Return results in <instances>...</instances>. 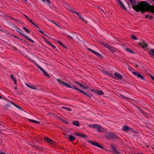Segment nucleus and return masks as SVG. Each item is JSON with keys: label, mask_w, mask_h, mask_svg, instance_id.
Here are the masks:
<instances>
[{"label": "nucleus", "mask_w": 154, "mask_h": 154, "mask_svg": "<svg viewBox=\"0 0 154 154\" xmlns=\"http://www.w3.org/2000/svg\"><path fill=\"white\" fill-rule=\"evenodd\" d=\"M133 8L137 12L141 11L143 13L146 11L154 13V6L150 5L145 2H141L138 5L132 6Z\"/></svg>", "instance_id": "f257e3e1"}, {"label": "nucleus", "mask_w": 154, "mask_h": 154, "mask_svg": "<svg viewBox=\"0 0 154 154\" xmlns=\"http://www.w3.org/2000/svg\"><path fill=\"white\" fill-rule=\"evenodd\" d=\"M57 81L58 82H60L61 84L62 85H64L66 86L67 87L69 88H72V89H75L77 91H80L82 93H83L84 94L87 96L88 97L90 98H91L92 96V95L91 94H88L87 93H86L85 92L81 90L79 88H76L75 86L73 85L72 84L70 85L69 84L67 83H66L64 82H63L62 81H61L60 79H57Z\"/></svg>", "instance_id": "f03ea898"}, {"label": "nucleus", "mask_w": 154, "mask_h": 154, "mask_svg": "<svg viewBox=\"0 0 154 154\" xmlns=\"http://www.w3.org/2000/svg\"><path fill=\"white\" fill-rule=\"evenodd\" d=\"M105 137L107 139L111 138L116 140L119 138L118 137L112 132H106Z\"/></svg>", "instance_id": "7ed1b4c3"}, {"label": "nucleus", "mask_w": 154, "mask_h": 154, "mask_svg": "<svg viewBox=\"0 0 154 154\" xmlns=\"http://www.w3.org/2000/svg\"><path fill=\"white\" fill-rule=\"evenodd\" d=\"M101 43L104 47L107 48L112 53H114L116 52V49L114 47L111 46L108 44H105L102 42H101Z\"/></svg>", "instance_id": "20e7f679"}, {"label": "nucleus", "mask_w": 154, "mask_h": 154, "mask_svg": "<svg viewBox=\"0 0 154 154\" xmlns=\"http://www.w3.org/2000/svg\"><path fill=\"white\" fill-rule=\"evenodd\" d=\"M71 11L72 13L75 14L73 15L74 16L81 19L82 21H85V19L82 16V14L80 12L73 11Z\"/></svg>", "instance_id": "39448f33"}, {"label": "nucleus", "mask_w": 154, "mask_h": 154, "mask_svg": "<svg viewBox=\"0 0 154 154\" xmlns=\"http://www.w3.org/2000/svg\"><path fill=\"white\" fill-rule=\"evenodd\" d=\"M132 73L133 75L137 76L138 78H140L142 80L144 81L145 80V78L144 76L142 75L139 72L135 71L133 72Z\"/></svg>", "instance_id": "423d86ee"}, {"label": "nucleus", "mask_w": 154, "mask_h": 154, "mask_svg": "<svg viewBox=\"0 0 154 154\" xmlns=\"http://www.w3.org/2000/svg\"><path fill=\"white\" fill-rule=\"evenodd\" d=\"M111 147L112 148V152L113 154H120L117 150L116 146L113 144H111Z\"/></svg>", "instance_id": "0eeeda50"}, {"label": "nucleus", "mask_w": 154, "mask_h": 154, "mask_svg": "<svg viewBox=\"0 0 154 154\" xmlns=\"http://www.w3.org/2000/svg\"><path fill=\"white\" fill-rule=\"evenodd\" d=\"M98 69L100 71L103 72V73L105 75L107 74L110 77H112V74L111 72L107 71L103 69H101L99 68Z\"/></svg>", "instance_id": "6e6552de"}, {"label": "nucleus", "mask_w": 154, "mask_h": 154, "mask_svg": "<svg viewBox=\"0 0 154 154\" xmlns=\"http://www.w3.org/2000/svg\"><path fill=\"white\" fill-rule=\"evenodd\" d=\"M88 141L89 143H90L91 144H92L95 146H97L98 147H100L102 149H103V146H101L99 143H98L97 142H92L89 140H88Z\"/></svg>", "instance_id": "1a4fd4ad"}, {"label": "nucleus", "mask_w": 154, "mask_h": 154, "mask_svg": "<svg viewBox=\"0 0 154 154\" xmlns=\"http://www.w3.org/2000/svg\"><path fill=\"white\" fill-rule=\"evenodd\" d=\"M35 64L36 66L38 68H39L41 70L42 72H43L44 74L49 77H50V76L45 71V70H44L41 67H40V66H39L37 63H35Z\"/></svg>", "instance_id": "9d476101"}, {"label": "nucleus", "mask_w": 154, "mask_h": 154, "mask_svg": "<svg viewBox=\"0 0 154 154\" xmlns=\"http://www.w3.org/2000/svg\"><path fill=\"white\" fill-rule=\"evenodd\" d=\"M117 2L120 4V5L121 7L124 10L126 11L127 10V9L125 7V6L124 5L123 3L121 1V0H117Z\"/></svg>", "instance_id": "9b49d317"}, {"label": "nucleus", "mask_w": 154, "mask_h": 154, "mask_svg": "<svg viewBox=\"0 0 154 154\" xmlns=\"http://www.w3.org/2000/svg\"><path fill=\"white\" fill-rule=\"evenodd\" d=\"M114 75L118 79H121L123 78L122 76L117 72H115Z\"/></svg>", "instance_id": "f8f14e48"}, {"label": "nucleus", "mask_w": 154, "mask_h": 154, "mask_svg": "<svg viewBox=\"0 0 154 154\" xmlns=\"http://www.w3.org/2000/svg\"><path fill=\"white\" fill-rule=\"evenodd\" d=\"M148 54L151 57L154 58V49H150L148 51Z\"/></svg>", "instance_id": "ddd939ff"}, {"label": "nucleus", "mask_w": 154, "mask_h": 154, "mask_svg": "<svg viewBox=\"0 0 154 154\" xmlns=\"http://www.w3.org/2000/svg\"><path fill=\"white\" fill-rule=\"evenodd\" d=\"M74 134L80 137H83L84 138H86L87 137V136L86 135H84L83 134L78 133H74Z\"/></svg>", "instance_id": "4468645a"}, {"label": "nucleus", "mask_w": 154, "mask_h": 154, "mask_svg": "<svg viewBox=\"0 0 154 154\" xmlns=\"http://www.w3.org/2000/svg\"><path fill=\"white\" fill-rule=\"evenodd\" d=\"M95 128H97L98 131L99 132H102L103 131V129L101 126L98 124H97Z\"/></svg>", "instance_id": "2eb2a0df"}, {"label": "nucleus", "mask_w": 154, "mask_h": 154, "mask_svg": "<svg viewBox=\"0 0 154 154\" xmlns=\"http://www.w3.org/2000/svg\"><path fill=\"white\" fill-rule=\"evenodd\" d=\"M75 82L78 84L81 87H82L84 89H87L88 88H89V87H88V86L85 87V86L82 85L81 83H80L78 82L75 81Z\"/></svg>", "instance_id": "dca6fc26"}, {"label": "nucleus", "mask_w": 154, "mask_h": 154, "mask_svg": "<svg viewBox=\"0 0 154 154\" xmlns=\"http://www.w3.org/2000/svg\"><path fill=\"white\" fill-rule=\"evenodd\" d=\"M97 95H103L104 93L102 91H99L98 90H97L96 93Z\"/></svg>", "instance_id": "f3484780"}, {"label": "nucleus", "mask_w": 154, "mask_h": 154, "mask_svg": "<svg viewBox=\"0 0 154 154\" xmlns=\"http://www.w3.org/2000/svg\"><path fill=\"white\" fill-rule=\"evenodd\" d=\"M75 139V137L73 136V135H69V140L70 141H72L73 140H74Z\"/></svg>", "instance_id": "a211bd4d"}, {"label": "nucleus", "mask_w": 154, "mask_h": 154, "mask_svg": "<svg viewBox=\"0 0 154 154\" xmlns=\"http://www.w3.org/2000/svg\"><path fill=\"white\" fill-rule=\"evenodd\" d=\"M93 53L101 58H103V57L102 55L97 51H94Z\"/></svg>", "instance_id": "6ab92c4d"}, {"label": "nucleus", "mask_w": 154, "mask_h": 154, "mask_svg": "<svg viewBox=\"0 0 154 154\" xmlns=\"http://www.w3.org/2000/svg\"><path fill=\"white\" fill-rule=\"evenodd\" d=\"M43 38V39L44 40H45V42H46L47 44H48L51 45V46H52L54 48H56V47L54 45H52V44H51L50 42H48V41H47L44 38Z\"/></svg>", "instance_id": "aec40b11"}, {"label": "nucleus", "mask_w": 154, "mask_h": 154, "mask_svg": "<svg viewBox=\"0 0 154 154\" xmlns=\"http://www.w3.org/2000/svg\"><path fill=\"white\" fill-rule=\"evenodd\" d=\"M26 86L28 88H29L32 89H34L35 90L36 89V88L34 86H32L30 85H29L28 84L26 83Z\"/></svg>", "instance_id": "412c9836"}, {"label": "nucleus", "mask_w": 154, "mask_h": 154, "mask_svg": "<svg viewBox=\"0 0 154 154\" xmlns=\"http://www.w3.org/2000/svg\"><path fill=\"white\" fill-rule=\"evenodd\" d=\"M44 139H45V141L46 142H47L48 143L51 144V142L52 140H51V139H49V138H48V137H45L44 138Z\"/></svg>", "instance_id": "4be33fe9"}, {"label": "nucleus", "mask_w": 154, "mask_h": 154, "mask_svg": "<svg viewBox=\"0 0 154 154\" xmlns=\"http://www.w3.org/2000/svg\"><path fill=\"white\" fill-rule=\"evenodd\" d=\"M129 130V128L127 126H124L123 127L122 130L125 131H128Z\"/></svg>", "instance_id": "5701e85b"}, {"label": "nucleus", "mask_w": 154, "mask_h": 154, "mask_svg": "<svg viewBox=\"0 0 154 154\" xmlns=\"http://www.w3.org/2000/svg\"><path fill=\"white\" fill-rule=\"evenodd\" d=\"M130 2L132 4H133V5L132 6V7L133 8V7H132V6H135V5H134L135 4H136V2L134 0H130ZM140 3H139L138 4V5Z\"/></svg>", "instance_id": "b1692460"}, {"label": "nucleus", "mask_w": 154, "mask_h": 154, "mask_svg": "<svg viewBox=\"0 0 154 154\" xmlns=\"http://www.w3.org/2000/svg\"><path fill=\"white\" fill-rule=\"evenodd\" d=\"M72 123L74 125L77 126L79 127V122L78 121L73 122Z\"/></svg>", "instance_id": "393cba45"}, {"label": "nucleus", "mask_w": 154, "mask_h": 154, "mask_svg": "<svg viewBox=\"0 0 154 154\" xmlns=\"http://www.w3.org/2000/svg\"><path fill=\"white\" fill-rule=\"evenodd\" d=\"M22 35H23V36H25L26 37V38H27L28 39V40L30 41V42H32V43H34V41L32 40L31 39H30L29 37H28V36H27L25 35H23V34L22 33H21L20 32H19Z\"/></svg>", "instance_id": "a878e982"}, {"label": "nucleus", "mask_w": 154, "mask_h": 154, "mask_svg": "<svg viewBox=\"0 0 154 154\" xmlns=\"http://www.w3.org/2000/svg\"><path fill=\"white\" fill-rule=\"evenodd\" d=\"M28 120L29 121L33 123H40V122H39L38 121L34 120L29 119Z\"/></svg>", "instance_id": "bb28decb"}, {"label": "nucleus", "mask_w": 154, "mask_h": 154, "mask_svg": "<svg viewBox=\"0 0 154 154\" xmlns=\"http://www.w3.org/2000/svg\"><path fill=\"white\" fill-rule=\"evenodd\" d=\"M131 37L132 39L134 40H137L138 39L134 35H132Z\"/></svg>", "instance_id": "cd10ccee"}, {"label": "nucleus", "mask_w": 154, "mask_h": 154, "mask_svg": "<svg viewBox=\"0 0 154 154\" xmlns=\"http://www.w3.org/2000/svg\"><path fill=\"white\" fill-rule=\"evenodd\" d=\"M96 125L97 124H94L93 125H89V126L91 128H95V127Z\"/></svg>", "instance_id": "c85d7f7f"}, {"label": "nucleus", "mask_w": 154, "mask_h": 154, "mask_svg": "<svg viewBox=\"0 0 154 154\" xmlns=\"http://www.w3.org/2000/svg\"><path fill=\"white\" fill-rule=\"evenodd\" d=\"M148 45H147L144 43H143V44H142V47L143 48H145Z\"/></svg>", "instance_id": "c756f323"}, {"label": "nucleus", "mask_w": 154, "mask_h": 154, "mask_svg": "<svg viewBox=\"0 0 154 154\" xmlns=\"http://www.w3.org/2000/svg\"><path fill=\"white\" fill-rule=\"evenodd\" d=\"M59 119H60V120H61L62 122H65L66 124H67L68 123V122L66 121L65 120L63 119H62L61 118H59Z\"/></svg>", "instance_id": "7c9ffc66"}, {"label": "nucleus", "mask_w": 154, "mask_h": 154, "mask_svg": "<svg viewBox=\"0 0 154 154\" xmlns=\"http://www.w3.org/2000/svg\"><path fill=\"white\" fill-rule=\"evenodd\" d=\"M12 79V80L14 81L16 80H17L16 78H15V77L12 75H10Z\"/></svg>", "instance_id": "2f4dec72"}, {"label": "nucleus", "mask_w": 154, "mask_h": 154, "mask_svg": "<svg viewBox=\"0 0 154 154\" xmlns=\"http://www.w3.org/2000/svg\"><path fill=\"white\" fill-rule=\"evenodd\" d=\"M125 50H126V51H128L129 52H130L131 53H133V52H132V51L130 49L128 48H125Z\"/></svg>", "instance_id": "473e14b6"}, {"label": "nucleus", "mask_w": 154, "mask_h": 154, "mask_svg": "<svg viewBox=\"0 0 154 154\" xmlns=\"http://www.w3.org/2000/svg\"><path fill=\"white\" fill-rule=\"evenodd\" d=\"M43 2H45V0H42ZM45 1L48 4H51V2L50 0H45Z\"/></svg>", "instance_id": "72a5a7b5"}, {"label": "nucleus", "mask_w": 154, "mask_h": 154, "mask_svg": "<svg viewBox=\"0 0 154 154\" xmlns=\"http://www.w3.org/2000/svg\"><path fill=\"white\" fill-rule=\"evenodd\" d=\"M152 17V16H150L149 15H146V18H149L150 19H151Z\"/></svg>", "instance_id": "f704fd0d"}, {"label": "nucleus", "mask_w": 154, "mask_h": 154, "mask_svg": "<svg viewBox=\"0 0 154 154\" xmlns=\"http://www.w3.org/2000/svg\"><path fill=\"white\" fill-rule=\"evenodd\" d=\"M28 20H29V22H30L31 23H32L33 25H34L35 26L34 24L33 23V22H32V20H30V19H29ZM36 26L37 27V28H38V26Z\"/></svg>", "instance_id": "c9c22d12"}, {"label": "nucleus", "mask_w": 154, "mask_h": 154, "mask_svg": "<svg viewBox=\"0 0 154 154\" xmlns=\"http://www.w3.org/2000/svg\"><path fill=\"white\" fill-rule=\"evenodd\" d=\"M90 90L91 91H92L95 93H96L97 90H95L94 89H91Z\"/></svg>", "instance_id": "e433bc0d"}, {"label": "nucleus", "mask_w": 154, "mask_h": 154, "mask_svg": "<svg viewBox=\"0 0 154 154\" xmlns=\"http://www.w3.org/2000/svg\"><path fill=\"white\" fill-rule=\"evenodd\" d=\"M23 28L28 33H29V31L28 29H26L25 27H23Z\"/></svg>", "instance_id": "4c0bfd02"}, {"label": "nucleus", "mask_w": 154, "mask_h": 154, "mask_svg": "<svg viewBox=\"0 0 154 154\" xmlns=\"http://www.w3.org/2000/svg\"><path fill=\"white\" fill-rule=\"evenodd\" d=\"M149 75L150 76L151 78L154 81V76L150 74H149Z\"/></svg>", "instance_id": "58836bf2"}, {"label": "nucleus", "mask_w": 154, "mask_h": 154, "mask_svg": "<svg viewBox=\"0 0 154 154\" xmlns=\"http://www.w3.org/2000/svg\"><path fill=\"white\" fill-rule=\"evenodd\" d=\"M88 51H91V52L92 53H94V50H92L90 48H88Z\"/></svg>", "instance_id": "ea45409f"}, {"label": "nucleus", "mask_w": 154, "mask_h": 154, "mask_svg": "<svg viewBox=\"0 0 154 154\" xmlns=\"http://www.w3.org/2000/svg\"><path fill=\"white\" fill-rule=\"evenodd\" d=\"M65 109L69 111H72V110L70 108L68 107H66V108H65Z\"/></svg>", "instance_id": "a19ab883"}, {"label": "nucleus", "mask_w": 154, "mask_h": 154, "mask_svg": "<svg viewBox=\"0 0 154 154\" xmlns=\"http://www.w3.org/2000/svg\"><path fill=\"white\" fill-rule=\"evenodd\" d=\"M16 107L20 110H22V108L20 106H18L17 105Z\"/></svg>", "instance_id": "79ce46f5"}, {"label": "nucleus", "mask_w": 154, "mask_h": 154, "mask_svg": "<svg viewBox=\"0 0 154 154\" xmlns=\"http://www.w3.org/2000/svg\"><path fill=\"white\" fill-rule=\"evenodd\" d=\"M55 142L53 140H52L51 142V144L52 145H55Z\"/></svg>", "instance_id": "37998d69"}, {"label": "nucleus", "mask_w": 154, "mask_h": 154, "mask_svg": "<svg viewBox=\"0 0 154 154\" xmlns=\"http://www.w3.org/2000/svg\"><path fill=\"white\" fill-rule=\"evenodd\" d=\"M51 21V22H52V23H54L58 27H59V26L58 24H57V23H55L53 21Z\"/></svg>", "instance_id": "c03bdc74"}, {"label": "nucleus", "mask_w": 154, "mask_h": 154, "mask_svg": "<svg viewBox=\"0 0 154 154\" xmlns=\"http://www.w3.org/2000/svg\"><path fill=\"white\" fill-rule=\"evenodd\" d=\"M16 28H17V32H19V31H21L20 29V28H18L17 27V26H16Z\"/></svg>", "instance_id": "a18cd8bd"}, {"label": "nucleus", "mask_w": 154, "mask_h": 154, "mask_svg": "<svg viewBox=\"0 0 154 154\" xmlns=\"http://www.w3.org/2000/svg\"><path fill=\"white\" fill-rule=\"evenodd\" d=\"M57 42H58V43L59 44L61 45H63V44L61 43V42H60V41H57Z\"/></svg>", "instance_id": "49530a36"}, {"label": "nucleus", "mask_w": 154, "mask_h": 154, "mask_svg": "<svg viewBox=\"0 0 154 154\" xmlns=\"http://www.w3.org/2000/svg\"><path fill=\"white\" fill-rule=\"evenodd\" d=\"M9 104H7L6 105V106L5 107V108L6 109H8V108H7V107H9Z\"/></svg>", "instance_id": "de8ad7c7"}, {"label": "nucleus", "mask_w": 154, "mask_h": 154, "mask_svg": "<svg viewBox=\"0 0 154 154\" xmlns=\"http://www.w3.org/2000/svg\"><path fill=\"white\" fill-rule=\"evenodd\" d=\"M11 103H12V104H13L15 106H16L17 105L16 104H15L14 103H13V102L11 101Z\"/></svg>", "instance_id": "09e8293b"}, {"label": "nucleus", "mask_w": 154, "mask_h": 154, "mask_svg": "<svg viewBox=\"0 0 154 154\" xmlns=\"http://www.w3.org/2000/svg\"><path fill=\"white\" fill-rule=\"evenodd\" d=\"M14 84L16 86H17V80H16L15 81H14Z\"/></svg>", "instance_id": "8fccbe9b"}, {"label": "nucleus", "mask_w": 154, "mask_h": 154, "mask_svg": "<svg viewBox=\"0 0 154 154\" xmlns=\"http://www.w3.org/2000/svg\"><path fill=\"white\" fill-rule=\"evenodd\" d=\"M39 31L41 32L43 34H45L44 32H42V31L41 30H39Z\"/></svg>", "instance_id": "3c124183"}, {"label": "nucleus", "mask_w": 154, "mask_h": 154, "mask_svg": "<svg viewBox=\"0 0 154 154\" xmlns=\"http://www.w3.org/2000/svg\"><path fill=\"white\" fill-rule=\"evenodd\" d=\"M0 154H6L5 152H1L0 153Z\"/></svg>", "instance_id": "603ef678"}, {"label": "nucleus", "mask_w": 154, "mask_h": 154, "mask_svg": "<svg viewBox=\"0 0 154 154\" xmlns=\"http://www.w3.org/2000/svg\"><path fill=\"white\" fill-rule=\"evenodd\" d=\"M26 17V18L28 19V20L29 19V18L26 15H24Z\"/></svg>", "instance_id": "864d4df0"}, {"label": "nucleus", "mask_w": 154, "mask_h": 154, "mask_svg": "<svg viewBox=\"0 0 154 154\" xmlns=\"http://www.w3.org/2000/svg\"><path fill=\"white\" fill-rule=\"evenodd\" d=\"M138 44H139L140 45V46H142V44H141V43H138Z\"/></svg>", "instance_id": "5fc2aeb1"}, {"label": "nucleus", "mask_w": 154, "mask_h": 154, "mask_svg": "<svg viewBox=\"0 0 154 154\" xmlns=\"http://www.w3.org/2000/svg\"><path fill=\"white\" fill-rule=\"evenodd\" d=\"M68 36L70 38H71V39H72V38H72V37H71V36H70L69 35H68Z\"/></svg>", "instance_id": "6e6d98bb"}, {"label": "nucleus", "mask_w": 154, "mask_h": 154, "mask_svg": "<svg viewBox=\"0 0 154 154\" xmlns=\"http://www.w3.org/2000/svg\"><path fill=\"white\" fill-rule=\"evenodd\" d=\"M124 98H126V99H129V98H128L127 97H125V96H124Z\"/></svg>", "instance_id": "4d7b16f0"}, {"label": "nucleus", "mask_w": 154, "mask_h": 154, "mask_svg": "<svg viewBox=\"0 0 154 154\" xmlns=\"http://www.w3.org/2000/svg\"><path fill=\"white\" fill-rule=\"evenodd\" d=\"M124 98H126V99H129V98H128L127 97H125V96H124Z\"/></svg>", "instance_id": "13d9d810"}, {"label": "nucleus", "mask_w": 154, "mask_h": 154, "mask_svg": "<svg viewBox=\"0 0 154 154\" xmlns=\"http://www.w3.org/2000/svg\"><path fill=\"white\" fill-rule=\"evenodd\" d=\"M62 46H63L64 48H66V49H67V48H66V46H64V45H62Z\"/></svg>", "instance_id": "bf43d9fd"}, {"label": "nucleus", "mask_w": 154, "mask_h": 154, "mask_svg": "<svg viewBox=\"0 0 154 154\" xmlns=\"http://www.w3.org/2000/svg\"><path fill=\"white\" fill-rule=\"evenodd\" d=\"M11 18L12 20H15V19H14V18H13V17H11Z\"/></svg>", "instance_id": "052dcab7"}, {"label": "nucleus", "mask_w": 154, "mask_h": 154, "mask_svg": "<svg viewBox=\"0 0 154 154\" xmlns=\"http://www.w3.org/2000/svg\"><path fill=\"white\" fill-rule=\"evenodd\" d=\"M61 108H63V109H65V108H66V107H61Z\"/></svg>", "instance_id": "680f3d73"}, {"label": "nucleus", "mask_w": 154, "mask_h": 154, "mask_svg": "<svg viewBox=\"0 0 154 154\" xmlns=\"http://www.w3.org/2000/svg\"><path fill=\"white\" fill-rule=\"evenodd\" d=\"M14 89H15V90H17V87H14Z\"/></svg>", "instance_id": "e2e57ef3"}, {"label": "nucleus", "mask_w": 154, "mask_h": 154, "mask_svg": "<svg viewBox=\"0 0 154 154\" xmlns=\"http://www.w3.org/2000/svg\"><path fill=\"white\" fill-rule=\"evenodd\" d=\"M14 37H15V38H18V37L17 36H14Z\"/></svg>", "instance_id": "0e129e2a"}, {"label": "nucleus", "mask_w": 154, "mask_h": 154, "mask_svg": "<svg viewBox=\"0 0 154 154\" xmlns=\"http://www.w3.org/2000/svg\"><path fill=\"white\" fill-rule=\"evenodd\" d=\"M26 2H27V0H24Z\"/></svg>", "instance_id": "69168bd1"}, {"label": "nucleus", "mask_w": 154, "mask_h": 154, "mask_svg": "<svg viewBox=\"0 0 154 154\" xmlns=\"http://www.w3.org/2000/svg\"><path fill=\"white\" fill-rule=\"evenodd\" d=\"M2 97L0 95V99H2Z\"/></svg>", "instance_id": "338daca9"}, {"label": "nucleus", "mask_w": 154, "mask_h": 154, "mask_svg": "<svg viewBox=\"0 0 154 154\" xmlns=\"http://www.w3.org/2000/svg\"><path fill=\"white\" fill-rule=\"evenodd\" d=\"M121 95L122 97H124V96H123V95H122V94H121Z\"/></svg>", "instance_id": "774afa93"}]
</instances>
